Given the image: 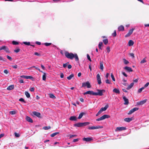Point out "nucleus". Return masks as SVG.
<instances>
[{
  "label": "nucleus",
  "mask_w": 149,
  "mask_h": 149,
  "mask_svg": "<svg viewBox=\"0 0 149 149\" xmlns=\"http://www.w3.org/2000/svg\"><path fill=\"white\" fill-rule=\"evenodd\" d=\"M65 56L66 57L72 60L74 58L76 61H79V58L76 54H73L72 53H69L68 52H66Z\"/></svg>",
  "instance_id": "1"
},
{
  "label": "nucleus",
  "mask_w": 149,
  "mask_h": 149,
  "mask_svg": "<svg viewBox=\"0 0 149 149\" xmlns=\"http://www.w3.org/2000/svg\"><path fill=\"white\" fill-rule=\"evenodd\" d=\"M97 92H94V95L102 96L103 95V93L105 92L104 90H97Z\"/></svg>",
  "instance_id": "2"
},
{
  "label": "nucleus",
  "mask_w": 149,
  "mask_h": 149,
  "mask_svg": "<svg viewBox=\"0 0 149 149\" xmlns=\"http://www.w3.org/2000/svg\"><path fill=\"white\" fill-rule=\"evenodd\" d=\"M82 87H87L88 88H90L91 87V85L88 81H87L85 83H83L82 84Z\"/></svg>",
  "instance_id": "3"
},
{
  "label": "nucleus",
  "mask_w": 149,
  "mask_h": 149,
  "mask_svg": "<svg viewBox=\"0 0 149 149\" xmlns=\"http://www.w3.org/2000/svg\"><path fill=\"white\" fill-rule=\"evenodd\" d=\"M1 50H3L5 51L6 52L9 53L10 51L7 47L5 46H3L0 47Z\"/></svg>",
  "instance_id": "4"
},
{
  "label": "nucleus",
  "mask_w": 149,
  "mask_h": 149,
  "mask_svg": "<svg viewBox=\"0 0 149 149\" xmlns=\"http://www.w3.org/2000/svg\"><path fill=\"white\" fill-rule=\"evenodd\" d=\"M109 118V115H104L100 118L97 119L96 120V121H99L104 120L106 118Z\"/></svg>",
  "instance_id": "5"
},
{
  "label": "nucleus",
  "mask_w": 149,
  "mask_h": 149,
  "mask_svg": "<svg viewBox=\"0 0 149 149\" xmlns=\"http://www.w3.org/2000/svg\"><path fill=\"white\" fill-rule=\"evenodd\" d=\"M103 127L102 126H92L89 127L88 129L89 130H94L96 129H97L99 128H102Z\"/></svg>",
  "instance_id": "6"
},
{
  "label": "nucleus",
  "mask_w": 149,
  "mask_h": 149,
  "mask_svg": "<svg viewBox=\"0 0 149 149\" xmlns=\"http://www.w3.org/2000/svg\"><path fill=\"white\" fill-rule=\"evenodd\" d=\"M126 129V128L125 127H117L116 128L115 131H122V130H125Z\"/></svg>",
  "instance_id": "7"
},
{
  "label": "nucleus",
  "mask_w": 149,
  "mask_h": 149,
  "mask_svg": "<svg viewBox=\"0 0 149 149\" xmlns=\"http://www.w3.org/2000/svg\"><path fill=\"white\" fill-rule=\"evenodd\" d=\"M32 113L33 114V115L36 116L39 118H41V114L39 112L34 111L32 112Z\"/></svg>",
  "instance_id": "8"
},
{
  "label": "nucleus",
  "mask_w": 149,
  "mask_h": 149,
  "mask_svg": "<svg viewBox=\"0 0 149 149\" xmlns=\"http://www.w3.org/2000/svg\"><path fill=\"white\" fill-rule=\"evenodd\" d=\"M97 80L99 84H100L101 83V78L99 74H98L96 76Z\"/></svg>",
  "instance_id": "9"
},
{
  "label": "nucleus",
  "mask_w": 149,
  "mask_h": 149,
  "mask_svg": "<svg viewBox=\"0 0 149 149\" xmlns=\"http://www.w3.org/2000/svg\"><path fill=\"white\" fill-rule=\"evenodd\" d=\"M139 109V108H134L132 109H131L128 113V114H131L134 111L138 110Z\"/></svg>",
  "instance_id": "10"
},
{
  "label": "nucleus",
  "mask_w": 149,
  "mask_h": 149,
  "mask_svg": "<svg viewBox=\"0 0 149 149\" xmlns=\"http://www.w3.org/2000/svg\"><path fill=\"white\" fill-rule=\"evenodd\" d=\"M134 29L132 28V29L130 30L128 33L125 36V37H127L130 36L132 33Z\"/></svg>",
  "instance_id": "11"
},
{
  "label": "nucleus",
  "mask_w": 149,
  "mask_h": 149,
  "mask_svg": "<svg viewBox=\"0 0 149 149\" xmlns=\"http://www.w3.org/2000/svg\"><path fill=\"white\" fill-rule=\"evenodd\" d=\"M21 78H23L26 79H31L33 80V78L31 76H28L26 75H22L20 76Z\"/></svg>",
  "instance_id": "12"
},
{
  "label": "nucleus",
  "mask_w": 149,
  "mask_h": 149,
  "mask_svg": "<svg viewBox=\"0 0 149 149\" xmlns=\"http://www.w3.org/2000/svg\"><path fill=\"white\" fill-rule=\"evenodd\" d=\"M90 94L91 95H94V92L92 91H86V92L84 93V95H86V94Z\"/></svg>",
  "instance_id": "13"
},
{
  "label": "nucleus",
  "mask_w": 149,
  "mask_h": 149,
  "mask_svg": "<svg viewBox=\"0 0 149 149\" xmlns=\"http://www.w3.org/2000/svg\"><path fill=\"white\" fill-rule=\"evenodd\" d=\"M109 106L108 105H106L104 107L101 108L99 111L102 113L103 111H105L107 110V108Z\"/></svg>",
  "instance_id": "14"
},
{
  "label": "nucleus",
  "mask_w": 149,
  "mask_h": 149,
  "mask_svg": "<svg viewBox=\"0 0 149 149\" xmlns=\"http://www.w3.org/2000/svg\"><path fill=\"white\" fill-rule=\"evenodd\" d=\"M123 99L125 102L124 103V104L125 105L128 104H129L128 99L126 98L125 96L123 97Z\"/></svg>",
  "instance_id": "15"
},
{
  "label": "nucleus",
  "mask_w": 149,
  "mask_h": 149,
  "mask_svg": "<svg viewBox=\"0 0 149 149\" xmlns=\"http://www.w3.org/2000/svg\"><path fill=\"white\" fill-rule=\"evenodd\" d=\"M147 101V100H145L141 101L137 103V104L138 105H142L145 103Z\"/></svg>",
  "instance_id": "16"
},
{
  "label": "nucleus",
  "mask_w": 149,
  "mask_h": 149,
  "mask_svg": "<svg viewBox=\"0 0 149 149\" xmlns=\"http://www.w3.org/2000/svg\"><path fill=\"white\" fill-rule=\"evenodd\" d=\"M26 120H27V121L31 123H33V120L32 119L29 117L28 116H26Z\"/></svg>",
  "instance_id": "17"
},
{
  "label": "nucleus",
  "mask_w": 149,
  "mask_h": 149,
  "mask_svg": "<svg viewBox=\"0 0 149 149\" xmlns=\"http://www.w3.org/2000/svg\"><path fill=\"white\" fill-rule=\"evenodd\" d=\"M92 140V139L90 137L84 138L83 139V141H86V142L90 141Z\"/></svg>",
  "instance_id": "18"
},
{
  "label": "nucleus",
  "mask_w": 149,
  "mask_h": 149,
  "mask_svg": "<svg viewBox=\"0 0 149 149\" xmlns=\"http://www.w3.org/2000/svg\"><path fill=\"white\" fill-rule=\"evenodd\" d=\"M124 68L125 70H126L127 71L129 72L132 71V69L130 67H128L127 66H126Z\"/></svg>",
  "instance_id": "19"
},
{
  "label": "nucleus",
  "mask_w": 149,
  "mask_h": 149,
  "mask_svg": "<svg viewBox=\"0 0 149 149\" xmlns=\"http://www.w3.org/2000/svg\"><path fill=\"white\" fill-rule=\"evenodd\" d=\"M14 88V85H10L9 86H8L7 89L8 90H11L12 89H13Z\"/></svg>",
  "instance_id": "20"
},
{
  "label": "nucleus",
  "mask_w": 149,
  "mask_h": 149,
  "mask_svg": "<svg viewBox=\"0 0 149 149\" xmlns=\"http://www.w3.org/2000/svg\"><path fill=\"white\" fill-rule=\"evenodd\" d=\"M113 92L117 94H119L120 93V92L119 89L116 88H114L113 89Z\"/></svg>",
  "instance_id": "21"
},
{
  "label": "nucleus",
  "mask_w": 149,
  "mask_h": 149,
  "mask_svg": "<svg viewBox=\"0 0 149 149\" xmlns=\"http://www.w3.org/2000/svg\"><path fill=\"white\" fill-rule=\"evenodd\" d=\"M74 126H76V127H78L83 126V124H82V123H78L75 124L74 125Z\"/></svg>",
  "instance_id": "22"
},
{
  "label": "nucleus",
  "mask_w": 149,
  "mask_h": 149,
  "mask_svg": "<svg viewBox=\"0 0 149 149\" xmlns=\"http://www.w3.org/2000/svg\"><path fill=\"white\" fill-rule=\"evenodd\" d=\"M70 120H71L76 121L77 120V118L75 116H72L70 118Z\"/></svg>",
  "instance_id": "23"
},
{
  "label": "nucleus",
  "mask_w": 149,
  "mask_h": 149,
  "mask_svg": "<svg viewBox=\"0 0 149 149\" xmlns=\"http://www.w3.org/2000/svg\"><path fill=\"white\" fill-rule=\"evenodd\" d=\"M103 62L101 61L100 62V68L101 69L102 71L103 70Z\"/></svg>",
  "instance_id": "24"
},
{
  "label": "nucleus",
  "mask_w": 149,
  "mask_h": 149,
  "mask_svg": "<svg viewBox=\"0 0 149 149\" xmlns=\"http://www.w3.org/2000/svg\"><path fill=\"white\" fill-rule=\"evenodd\" d=\"M134 83L133 82L131 83L127 88V89L129 90L133 86Z\"/></svg>",
  "instance_id": "25"
},
{
  "label": "nucleus",
  "mask_w": 149,
  "mask_h": 149,
  "mask_svg": "<svg viewBox=\"0 0 149 149\" xmlns=\"http://www.w3.org/2000/svg\"><path fill=\"white\" fill-rule=\"evenodd\" d=\"M118 30L119 31H123L124 30V27L122 25H121L118 28Z\"/></svg>",
  "instance_id": "26"
},
{
  "label": "nucleus",
  "mask_w": 149,
  "mask_h": 149,
  "mask_svg": "<svg viewBox=\"0 0 149 149\" xmlns=\"http://www.w3.org/2000/svg\"><path fill=\"white\" fill-rule=\"evenodd\" d=\"M43 74L42 77V80L44 81H45L46 79V74L45 73V72H43Z\"/></svg>",
  "instance_id": "27"
},
{
  "label": "nucleus",
  "mask_w": 149,
  "mask_h": 149,
  "mask_svg": "<svg viewBox=\"0 0 149 149\" xmlns=\"http://www.w3.org/2000/svg\"><path fill=\"white\" fill-rule=\"evenodd\" d=\"M59 133V132H56L51 134L50 135V136L51 137H54L56 135L58 134Z\"/></svg>",
  "instance_id": "28"
},
{
  "label": "nucleus",
  "mask_w": 149,
  "mask_h": 149,
  "mask_svg": "<svg viewBox=\"0 0 149 149\" xmlns=\"http://www.w3.org/2000/svg\"><path fill=\"white\" fill-rule=\"evenodd\" d=\"M134 44L133 41L131 40H130L128 42V45L129 46L132 45Z\"/></svg>",
  "instance_id": "29"
},
{
  "label": "nucleus",
  "mask_w": 149,
  "mask_h": 149,
  "mask_svg": "<svg viewBox=\"0 0 149 149\" xmlns=\"http://www.w3.org/2000/svg\"><path fill=\"white\" fill-rule=\"evenodd\" d=\"M132 120V118H126L124 120L127 122H129Z\"/></svg>",
  "instance_id": "30"
},
{
  "label": "nucleus",
  "mask_w": 149,
  "mask_h": 149,
  "mask_svg": "<svg viewBox=\"0 0 149 149\" xmlns=\"http://www.w3.org/2000/svg\"><path fill=\"white\" fill-rule=\"evenodd\" d=\"M84 113L82 112V113H81L79 114V116L78 118V119H80L84 115Z\"/></svg>",
  "instance_id": "31"
},
{
  "label": "nucleus",
  "mask_w": 149,
  "mask_h": 149,
  "mask_svg": "<svg viewBox=\"0 0 149 149\" xmlns=\"http://www.w3.org/2000/svg\"><path fill=\"white\" fill-rule=\"evenodd\" d=\"M25 94L27 98H29L30 97V94L28 92L25 91Z\"/></svg>",
  "instance_id": "32"
},
{
  "label": "nucleus",
  "mask_w": 149,
  "mask_h": 149,
  "mask_svg": "<svg viewBox=\"0 0 149 149\" xmlns=\"http://www.w3.org/2000/svg\"><path fill=\"white\" fill-rule=\"evenodd\" d=\"M74 76L73 74H71L69 76L67 77V79L68 80H70Z\"/></svg>",
  "instance_id": "33"
},
{
  "label": "nucleus",
  "mask_w": 149,
  "mask_h": 149,
  "mask_svg": "<svg viewBox=\"0 0 149 149\" xmlns=\"http://www.w3.org/2000/svg\"><path fill=\"white\" fill-rule=\"evenodd\" d=\"M103 41L104 44L105 45H107L108 43V40L107 39L103 40Z\"/></svg>",
  "instance_id": "34"
},
{
  "label": "nucleus",
  "mask_w": 149,
  "mask_h": 149,
  "mask_svg": "<svg viewBox=\"0 0 149 149\" xmlns=\"http://www.w3.org/2000/svg\"><path fill=\"white\" fill-rule=\"evenodd\" d=\"M82 124H83V126H84L89 125L90 123L88 122L82 123Z\"/></svg>",
  "instance_id": "35"
},
{
  "label": "nucleus",
  "mask_w": 149,
  "mask_h": 149,
  "mask_svg": "<svg viewBox=\"0 0 149 149\" xmlns=\"http://www.w3.org/2000/svg\"><path fill=\"white\" fill-rule=\"evenodd\" d=\"M103 45V43L102 42H100L98 45L99 48L100 49H102V46Z\"/></svg>",
  "instance_id": "36"
},
{
  "label": "nucleus",
  "mask_w": 149,
  "mask_h": 149,
  "mask_svg": "<svg viewBox=\"0 0 149 149\" xmlns=\"http://www.w3.org/2000/svg\"><path fill=\"white\" fill-rule=\"evenodd\" d=\"M49 97H50L54 99L56 98V97L54 96V95L53 94H49Z\"/></svg>",
  "instance_id": "37"
},
{
  "label": "nucleus",
  "mask_w": 149,
  "mask_h": 149,
  "mask_svg": "<svg viewBox=\"0 0 149 149\" xmlns=\"http://www.w3.org/2000/svg\"><path fill=\"white\" fill-rule=\"evenodd\" d=\"M144 89V87H143L139 89L138 91V93H141L142 92L143 90Z\"/></svg>",
  "instance_id": "38"
},
{
  "label": "nucleus",
  "mask_w": 149,
  "mask_h": 149,
  "mask_svg": "<svg viewBox=\"0 0 149 149\" xmlns=\"http://www.w3.org/2000/svg\"><path fill=\"white\" fill-rule=\"evenodd\" d=\"M51 128V127L50 126H45L43 127V129L45 130H47Z\"/></svg>",
  "instance_id": "39"
},
{
  "label": "nucleus",
  "mask_w": 149,
  "mask_h": 149,
  "mask_svg": "<svg viewBox=\"0 0 149 149\" xmlns=\"http://www.w3.org/2000/svg\"><path fill=\"white\" fill-rule=\"evenodd\" d=\"M23 43L25 45H30V42H24Z\"/></svg>",
  "instance_id": "40"
},
{
  "label": "nucleus",
  "mask_w": 149,
  "mask_h": 149,
  "mask_svg": "<svg viewBox=\"0 0 149 149\" xmlns=\"http://www.w3.org/2000/svg\"><path fill=\"white\" fill-rule=\"evenodd\" d=\"M19 101L21 102H23L25 103H26V102L24 100V99L23 98H22L19 99Z\"/></svg>",
  "instance_id": "41"
},
{
  "label": "nucleus",
  "mask_w": 149,
  "mask_h": 149,
  "mask_svg": "<svg viewBox=\"0 0 149 149\" xmlns=\"http://www.w3.org/2000/svg\"><path fill=\"white\" fill-rule=\"evenodd\" d=\"M123 60L124 61V63L125 64H127L129 63V61L126 60L125 59H123Z\"/></svg>",
  "instance_id": "42"
},
{
  "label": "nucleus",
  "mask_w": 149,
  "mask_h": 149,
  "mask_svg": "<svg viewBox=\"0 0 149 149\" xmlns=\"http://www.w3.org/2000/svg\"><path fill=\"white\" fill-rule=\"evenodd\" d=\"M12 44L13 45H17L19 44V43L17 41H13L12 42Z\"/></svg>",
  "instance_id": "43"
},
{
  "label": "nucleus",
  "mask_w": 149,
  "mask_h": 149,
  "mask_svg": "<svg viewBox=\"0 0 149 149\" xmlns=\"http://www.w3.org/2000/svg\"><path fill=\"white\" fill-rule=\"evenodd\" d=\"M146 62V60L145 58H143L140 62V63L142 64Z\"/></svg>",
  "instance_id": "44"
},
{
  "label": "nucleus",
  "mask_w": 149,
  "mask_h": 149,
  "mask_svg": "<svg viewBox=\"0 0 149 149\" xmlns=\"http://www.w3.org/2000/svg\"><path fill=\"white\" fill-rule=\"evenodd\" d=\"M20 50V49H19V48L18 47L17 48V49H15L14 50V52L16 53H18L19 52Z\"/></svg>",
  "instance_id": "45"
},
{
  "label": "nucleus",
  "mask_w": 149,
  "mask_h": 149,
  "mask_svg": "<svg viewBox=\"0 0 149 149\" xmlns=\"http://www.w3.org/2000/svg\"><path fill=\"white\" fill-rule=\"evenodd\" d=\"M51 44H52V43H47V42L45 43L44 44V45L46 46H49L51 45Z\"/></svg>",
  "instance_id": "46"
},
{
  "label": "nucleus",
  "mask_w": 149,
  "mask_h": 149,
  "mask_svg": "<svg viewBox=\"0 0 149 149\" xmlns=\"http://www.w3.org/2000/svg\"><path fill=\"white\" fill-rule=\"evenodd\" d=\"M111 78L112 79V80L113 81H115V79L114 76L113 75V74L112 73H111Z\"/></svg>",
  "instance_id": "47"
},
{
  "label": "nucleus",
  "mask_w": 149,
  "mask_h": 149,
  "mask_svg": "<svg viewBox=\"0 0 149 149\" xmlns=\"http://www.w3.org/2000/svg\"><path fill=\"white\" fill-rule=\"evenodd\" d=\"M14 134L15 136L17 137H19L20 136V135L19 134L17 133L16 132H15Z\"/></svg>",
  "instance_id": "48"
},
{
  "label": "nucleus",
  "mask_w": 149,
  "mask_h": 149,
  "mask_svg": "<svg viewBox=\"0 0 149 149\" xmlns=\"http://www.w3.org/2000/svg\"><path fill=\"white\" fill-rule=\"evenodd\" d=\"M16 113V112L15 111H12L10 112V113L11 115H14Z\"/></svg>",
  "instance_id": "49"
},
{
  "label": "nucleus",
  "mask_w": 149,
  "mask_h": 149,
  "mask_svg": "<svg viewBox=\"0 0 149 149\" xmlns=\"http://www.w3.org/2000/svg\"><path fill=\"white\" fill-rule=\"evenodd\" d=\"M112 35L113 37H115L116 36V30H115L114 32L112 34Z\"/></svg>",
  "instance_id": "50"
},
{
  "label": "nucleus",
  "mask_w": 149,
  "mask_h": 149,
  "mask_svg": "<svg viewBox=\"0 0 149 149\" xmlns=\"http://www.w3.org/2000/svg\"><path fill=\"white\" fill-rule=\"evenodd\" d=\"M12 67L15 69H17V66L16 65H12Z\"/></svg>",
  "instance_id": "51"
},
{
  "label": "nucleus",
  "mask_w": 149,
  "mask_h": 149,
  "mask_svg": "<svg viewBox=\"0 0 149 149\" xmlns=\"http://www.w3.org/2000/svg\"><path fill=\"white\" fill-rule=\"evenodd\" d=\"M107 52L108 53H109L110 52V48L109 47H107L106 48Z\"/></svg>",
  "instance_id": "52"
},
{
  "label": "nucleus",
  "mask_w": 149,
  "mask_h": 149,
  "mask_svg": "<svg viewBox=\"0 0 149 149\" xmlns=\"http://www.w3.org/2000/svg\"><path fill=\"white\" fill-rule=\"evenodd\" d=\"M149 85V82H148L147 83H146L144 87H144V88H146L147 87L148 85Z\"/></svg>",
  "instance_id": "53"
},
{
  "label": "nucleus",
  "mask_w": 149,
  "mask_h": 149,
  "mask_svg": "<svg viewBox=\"0 0 149 149\" xmlns=\"http://www.w3.org/2000/svg\"><path fill=\"white\" fill-rule=\"evenodd\" d=\"M7 58L10 61H12V58L11 57L9 56L8 55H7Z\"/></svg>",
  "instance_id": "54"
},
{
  "label": "nucleus",
  "mask_w": 149,
  "mask_h": 149,
  "mask_svg": "<svg viewBox=\"0 0 149 149\" xmlns=\"http://www.w3.org/2000/svg\"><path fill=\"white\" fill-rule=\"evenodd\" d=\"M87 58L88 59L89 61H91V59L90 58V56H89V55L88 54H87Z\"/></svg>",
  "instance_id": "55"
},
{
  "label": "nucleus",
  "mask_w": 149,
  "mask_h": 149,
  "mask_svg": "<svg viewBox=\"0 0 149 149\" xmlns=\"http://www.w3.org/2000/svg\"><path fill=\"white\" fill-rule=\"evenodd\" d=\"M106 82L107 84H110L111 83L109 81L108 79H107L106 80Z\"/></svg>",
  "instance_id": "56"
},
{
  "label": "nucleus",
  "mask_w": 149,
  "mask_h": 149,
  "mask_svg": "<svg viewBox=\"0 0 149 149\" xmlns=\"http://www.w3.org/2000/svg\"><path fill=\"white\" fill-rule=\"evenodd\" d=\"M79 140V138H77L75 139H74L73 140V141L74 142H76L78 141Z\"/></svg>",
  "instance_id": "57"
},
{
  "label": "nucleus",
  "mask_w": 149,
  "mask_h": 149,
  "mask_svg": "<svg viewBox=\"0 0 149 149\" xmlns=\"http://www.w3.org/2000/svg\"><path fill=\"white\" fill-rule=\"evenodd\" d=\"M130 56H131L133 58H134V54L133 53H130Z\"/></svg>",
  "instance_id": "58"
},
{
  "label": "nucleus",
  "mask_w": 149,
  "mask_h": 149,
  "mask_svg": "<svg viewBox=\"0 0 149 149\" xmlns=\"http://www.w3.org/2000/svg\"><path fill=\"white\" fill-rule=\"evenodd\" d=\"M35 90V88L34 87H32L30 88V91L31 92L34 91Z\"/></svg>",
  "instance_id": "59"
},
{
  "label": "nucleus",
  "mask_w": 149,
  "mask_h": 149,
  "mask_svg": "<svg viewBox=\"0 0 149 149\" xmlns=\"http://www.w3.org/2000/svg\"><path fill=\"white\" fill-rule=\"evenodd\" d=\"M4 72L7 74L8 73V72L7 70H5L3 71Z\"/></svg>",
  "instance_id": "60"
},
{
  "label": "nucleus",
  "mask_w": 149,
  "mask_h": 149,
  "mask_svg": "<svg viewBox=\"0 0 149 149\" xmlns=\"http://www.w3.org/2000/svg\"><path fill=\"white\" fill-rule=\"evenodd\" d=\"M0 60H2L3 61H6L5 59L3 58L1 56H0Z\"/></svg>",
  "instance_id": "61"
},
{
  "label": "nucleus",
  "mask_w": 149,
  "mask_h": 149,
  "mask_svg": "<svg viewBox=\"0 0 149 149\" xmlns=\"http://www.w3.org/2000/svg\"><path fill=\"white\" fill-rule=\"evenodd\" d=\"M67 68L69 69H71L72 68V66L71 65H68L67 66Z\"/></svg>",
  "instance_id": "62"
},
{
  "label": "nucleus",
  "mask_w": 149,
  "mask_h": 149,
  "mask_svg": "<svg viewBox=\"0 0 149 149\" xmlns=\"http://www.w3.org/2000/svg\"><path fill=\"white\" fill-rule=\"evenodd\" d=\"M34 54L38 56H39L40 55V54H39L38 53V52H35L34 53Z\"/></svg>",
  "instance_id": "63"
},
{
  "label": "nucleus",
  "mask_w": 149,
  "mask_h": 149,
  "mask_svg": "<svg viewBox=\"0 0 149 149\" xmlns=\"http://www.w3.org/2000/svg\"><path fill=\"white\" fill-rule=\"evenodd\" d=\"M101 113L99 111L97 114H96V116H97L100 114Z\"/></svg>",
  "instance_id": "64"
}]
</instances>
